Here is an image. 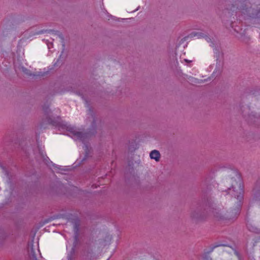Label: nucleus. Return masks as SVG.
<instances>
[{
  "mask_svg": "<svg viewBox=\"0 0 260 260\" xmlns=\"http://www.w3.org/2000/svg\"><path fill=\"white\" fill-rule=\"evenodd\" d=\"M151 158L154 159L156 161H158L159 159L160 154L157 150H153L150 153Z\"/></svg>",
  "mask_w": 260,
  "mask_h": 260,
  "instance_id": "nucleus-2",
  "label": "nucleus"
},
{
  "mask_svg": "<svg viewBox=\"0 0 260 260\" xmlns=\"http://www.w3.org/2000/svg\"><path fill=\"white\" fill-rule=\"evenodd\" d=\"M74 135L77 138H80L82 137V133L81 132H75Z\"/></svg>",
  "mask_w": 260,
  "mask_h": 260,
  "instance_id": "nucleus-3",
  "label": "nucleus"
},
{
  "mask_svg": "<svg viewBox=\"0 0 260 260\" xmlns=\"http://www.w3.org/2000/svg\"><path fill=\"white\" fill-rule=\"evenodd\" d=\"M233 191L234 192L233 194L238 200L240 201L243 199V195L244 193L243 186L242 182L239 179V183H237V185H233L232 186Z\"/></svg>",
  "mask_w": 260,
  "mask_h": 260,
  "instance_id": "nucleus-1",
  "label": "nucleus"
},
{
  "mask_svg": "<svg viewBox=\"0 0 260 260\" xmlns=\"http://www.w3.org/2000/svg\"><path fill=\"white\" fill-rule=\"evenodd\" d=\"M260 11L257 12L255 14V15L257 17H260Z\"/></svg>",
  "mask_w": 260,
  "mask_h": 260,
  "instance_id": "nucleus-4",
  "label": "nucleus"
},
{
  "mask_svg": "<svg viewBox=\"0 0 260 260\" xmlns=\"http://www.w3.org/2000/svg\"><path fill=\"white\" fill-rule=\"evenodd\" d=\"M185 61H188V60L187 59H185Z\"/></svg>",
  "mask_w": 260,
  "mask_h": 260,
  "instance_id": "nucleus-5",
  "label": "nucleus"
}]
</instances>
